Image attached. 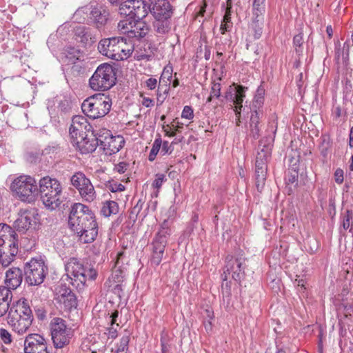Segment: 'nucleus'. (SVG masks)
<instances>
[{
  "label": "nucleus",
  "mask_w": 353,
  "mask_h": 353,
  "mask_svg": "<svg viewBox=\"0 0 353 353\" xmlns=\"http://www.w3.org/2000/svg\"><path fill=\"white\" fill-rule=\"evenodd\" d=\"M271 154L272 152H270L268 150L260 149V150L257 152L256 161H257V162L261 161L265 163H268L271 158Z\"/></svg>",
  "instance_id": "49530a36"
},
{
  "label": "nucleus",
  "mask_w": 353,
  "mask_h": 353,
  "mask_svg": "<svg viewBox=\"0 0 353 353\" xmlns=\"http://www.w3.org/2000/svg\"><path fill=\"white\" fill-rule=\"evenodd\" d=\"M264 25V18L256 19L253 18L251 23V29L254 32V38L259 39L263 33Z\"/></svg>",
  "instance_id": "f704fd0d"
},
{
  "label": "nucleus",
  "mask_w": 353,
  "mask_h": 353,
  "mask_svg": "<svg viewBox=\"0 0 353 353\" xmlns=\"http://www.w3.org/2000/svg\"><path fill=\"white\" fill-rule=\"evenodd\" d=\"M119 5V13L130 20L143 19L148 14V4L143 0H126Z\"/></svg>",
  "instance_id": "ddd939ff"
},
{
  "label": "nucleus",
  "mask_w": 353,
  "mask_h": 353,
  "mask_svg": "<svg viewBox=\"0 0 353 353\" xmlns=\"http://www.w3.org/2000/svg\"><path fill=\"white\" fill-rule=\"evenodd\" d=\"M7 320L12 330L18 334H23L28 330L34 316L27 299H21L12 303Z\"/></svg>",
  "instance_id": "f03ea898"
},
{
  "label": "nucleus",
  "mask_w": 353,
  "mask_h": 353,
  "mask_svg": "<svg viewBox=\"0 0 353 353\" xmlns=\"http://www.w3.org/2000/svg\"><path fill=\"white\" fill-rule=\"evenodd\" d=\"M165 181H166V176L164 174H157L156 179L154 180L152 185L154 188L159 190Z\"/></svg>",
  "instance_id": "8fccbe9b"
},
{
  "label": "nucleus",
  "mask_w": 353,
  "mask_h": 353,
  "mask_svg": "<svg viewBox=\"0 0 353 353\" xmlns=\"http://www.w3.org/2000/svg\"><path fill=\"white\" fill-rule=\"evenodd\" d=\"M18 243V236L14 228L6 223H0V245H13Z\"/></svg>",
  "instance_id": "bb28decb"
},
{
  "label": "nucleus",
  "mask_w": 353,
  "mask_h": 353,
  "mask_svg": "<svg viewBox=\"0 0 353 353\" xmlns=\"http://www.w3.org/2000/svg\"><path fill=\"white\" fill-rule=\"evenodd\" d=\"M243 251H239L235 255H228L225 258V266L224 270V281L227 280V274H232V279L241 283L245 276V258L243 256Z\"/></svg>",
  "instance_id": "f8f14e48"
},
{
  "label": "nucleus",
  "mask_w": 353,
  "mask_h": 353,
  "mask_svg": "<svg viewBox=\"0 0 353 353\" xmlns=\"http://www.w3.org/2000/svg\"><path fill=\"white\" fill-rule=\"evenodd\" d=\"M0 337L6 344H10L12 341L11 334L4 328L0 329Z\"/></svg>",
  "instance_id": "603ef678"
},
{
  "label": "nucleus",
  "mask_w": 353,
  "mask_h": 353,
  "mask_svg": "<svg viewBox=\"0 0 353 353\" xmlns=\"http://www.w3.org/2000/svg\"><path fill=\"white\" fill-rule=\"evenodd\" d=\"M161 145H162L161 152L163 153V154H165L168 153L170 154L172 152V150H171V145H169L168 141H165L162 142Z\"/></svg>",
  "instance_id": "338daca9"
},
{
  "label": "nucleus",
  "mask_w": 353,
  "mask_h": 353,
  "mask_svg": "<svg viewBox=\"0 0 353 353\" xmlns=\"http://www.w3.org/2000/svg\"><path fill=\"white\" fill-rule=\"evenodd\" d=\"M153 28L158 34H168L171 30V19L154 18Z\"/></svg>",
  "instance_id": "c756f323"
},
{
  "label": "nucleus",
  "mask_w": 353,
  "mask_h": 353,
  "mask_svg": "<svg viewBox=\"0 0 353 353\" xmlns=\"http://www.w3.org/2000/svg\"><path fill=\"white\" fill-rule=\"evenodd\" d=\"M24 272L20 268L12 267L6 272L5 283L9 288L17 289L21 284Z\"/></svg>",
  "instance_id": "b1692460"
},
{
  "label": "nucleus",
  "mask_w": 353,
  "mask_h": 353,
  "mask_svg": "<svg viewBox=\"0 0 353 353\" xmlns=\"http://www.w3.org/2000/svg\"><path fill=\"white\" fill-rule=\"evenodd\" d=\"M19 251L18 243L14 245H0V263L7 267L14 261Z\"/></svg>",
  "instance_id": "412c9836"
},
{
  "label": "nucleus",
  "mask_w": 353,
  "mask_h": 353,
  "mask_svg": "<svg viewBox=\"0 0 353 353\" xmlns=\"http://www.w3.org/2000/svg\"><path fill=\"white\" fill-rule=\"evenodd\" d=\"M111 99L104 94H96L85 99L81 105L83 113L92 119L103 117L110 110Z\"/></svg>",
  "instance_id": "0eeeda50"
},
{
  "label": "nucleus",
  "mask_w": 353,
  "mask_h": 353,
  "mask_svg": "<svg viewBox=\"0 0 353 353\" xmlns=\"http://www.w3.org/2000/svg\"><path fill=\"white\" fill-rule=\"evenodd\" d=\"M0 299H12V292L8 286L0 288Z\"/></svg>",
  "instance_id": "bf43d9fd"
},
{
  "label": "nucleus",
  "mask_w": 353,
  "mask_h": 353,
  "mask_svg": "<svg viewBox=\"0 0 353 353\" xmlns=\"http://www.w3.org/2000/svg\"><path fill=\"white\" fill-rule=\"evenodd\" d=\"M106 187L112 192H121L125 190V186L121 183L108 181Z\"/></svg>",
  "instance_id": "3c124183"
},
{
  "label": "nucleus",
  "mask_w": 353,
  "mask_h": 353,
  "mask_svg": "<svg viewBox=\"0 0 353 353\" xmlns=\"http://www.w3.org/2000/svg\"><path fill=\"white\" fill-rule=\"evenodd\" d=\"M52 339L56 348H62L69 344L73 336L74 331L71 327H68L65 321L61 318L52 319L50 324Z\"/></svg>",
  "instance_id": "9b49d317"
},
{
  "label": "nucleus",
  "mask_w": 353,
  "mask_h": 353,
  "mask_svg": "<svg viewBox=\"0 0 353 353\" xmlns=\"http://www.w3.org/2000/svg\"><path fill=\"white\" fill-rule=\"evenodd\" d=\"M10 305L8 303H0V317L3 316L6 314L7 312H9Z\"/></svg>",
  "instance_id": "774afa93"
},
{
  "label": "nucleus",
  "mask_w": 353,
  "mask_h": 353,
  "mask_svg": "<svg viewBox=\"0 0 353 353\" xmlns=\"http://www.w3.org/2000/svg\"><path fill=\"white\" fill-rule=\"evenodd\" d=\"M77 62H75V63H72L73 65L72 66V72L74 74H79L80 73L83 72L84 70L83 67L80 64H77Z\"/></svg>",
  "instance_id": "69168bd1"
},
{
  "label": "nucleus",
  "mask_w": 353,
  "mask_h": 353,
  "mask_svg": "<svg viewBox=\"0 0 353 353\" xmlns=\"http://www.w3.org/2000/svg\"><path fill=\"white\" fill-rule=\"evenodd\" d=\"M128 265L124 252H119L117 256L114 270L112 274V279L116 283L123 281L125 276L126 265Z\"/></svg>",
  "instance_id": "4be33fe9"
},
{
  "label": "nucleus",
  "mask_w": 353,
  "mask_h": 353,
  "mask_svg": "<svg viewBox=\"0 0 353 353\" xmlns=\"http://www.w3.org/2000/svg\"><path fill=\"white\" fill-rule=\"evenodd\" d=\"M144 202L139 199L137 204L132 208L130 212V218L132 219L134 221H136L139 214L141 211Z\"/></svg>",
  "instance_id": "a18cd8bd"
},
{
  "label": "nucleus",
  "mask_w": 353,
  "mask_h": 353,
  "mask_svg": "<svg viewBox=\"0 0 353 353\" xmlns=\"http://www.w3.org/2000/svg\"><path fill=\"white\" fill-rule=\"evenodd\" d=\"M125 141L122 136H113L109 138L107 143L103 148L106 154L111 155L118 152L124 145Z\"/></svg>",
  "instance_id": "cd10ccee"
},
{
  "label": "nucleus",
  "mask_w": 353,
  "mask_h": 353,
  "mask_svg": "<svg viewBox=\"0 0 353 353\" xmlns=\"http://www.w3.org/2000/svg\"><path fill=\"white\" fill-rule=\"evenodd\" d=\"M126 41L123 37L103 39L98 44V50L101 54L111 59L123 60L131 54L130 50H125Z\"/></svg>",
  "instance_id": "39448f33"
},
{
  "label": "nucleus",
  "mask_w": 353,
  "mask_h": 353,
  "mask_svg": "<svg viewBox=\"0 0 353 353\" xmlns=\"http://www.w3.org/2000/svg\"><path fill=\"white\" fill-rule=\"evenodd\" d=\"M119 212V205L116 201H107L103 203L101 210V213L105 217H109L112 214H116Z\"/></svg>",
  "instance_id": "473e14b6"
},
{
  "label": "nucleus",
  "mask_w": 353,
  "mask_h": 353,
  "mask_svg": "<svg viewBox=\"0 0 353 353\" xmlns=\"http://www.w3.org/2000/svg\"><path fill=\"white\" fill-rule=\"evenodd\" d=\"M24 353H49L47 343L43 336L29 334L23 343Z\"/></svg>",
  "instance_id": "a211bd4d"
},
{
  "label": "nucleus",
  "mask_w": 353,
  "mask_h": 353,
  "mask_svg": "<svg viewBox=\"0 0 353 353\" xmlns=\"http://www.w3.org/2000/svg\"><path fill=\"white\" fill-rule=\"evenodd\" d=\"M85 270V271L83 274L84 275L83 276L84 277V281H82L83 288H84L87 280L93 281L97 278V276L96 270H94L93 268H90V265L88 263Z\"/></svg>",
  "instance_id": "c03bdc74"
},
{
  "label": "nucleus",
  "mask_w": 353,
  "mask_h": 353,
  "mask_svg": "<svg viewBox=\"0 0 353 353\" xmlns=\"http://www.w3.org/2000/svg\"><path fill=\"white\" fill-rule=\"evenodd\" d=\"M83 14H87L88 23L98 30H101L105 27L110 17L109 10L103 5L85 6L77 9L74 14L77 20H78V17Z\"/></svg>",
  "instance_id": "6e6552de"
},
{
  "label": "nucleus",
  "mask_w": 353,
  "mask_h": 353,
  "mask_svg": "<svg viewBox=\"0 0 353 353\" xmlns=\"http://www.w3.org/2000/svg\"><path fill=\"white\" fill-rule=\"evenodd\" d=\"M128 167H129V164L128 163L123 161V162H120L118 164L115 165L114 170H115L116 172H117L120 174H123L127 170Z\"/></svg>",
  "instance_id": "13d9d810"
},
{
  "label": "nucleus",
  "mask_w": 353,
  "mask_h": 353,
  "mask_svg": "<svg viewBox=\"0 0 353 353\" xmlns=\"http://www.w3.org/2000/svg\"><path fill=\"white\" fill-rule=\"evenodd\" d=\"M259 113L251 114L249 121V132L248 136L256 140L260 137V128L259 124L263 117H259Z\"/></svg>",
  "instance_id": "c85d7f7f"
},
{
  "label": "nucleus",
  "mask_w": 353,
  "mask_h": 353,
  "mask_svg": "<svg viewBox=\"0 0 353 353\" xmlns=\"http://www.w3.org/2000/svg\"><path fill=\"white\" fill-rule=\"evenodd\" d=\"M117 69L108 63L99 65L89 80V85L93 90L105 91L116 83Z\"/></svg>",
  "instance_id": "423d86ee"
},
{
  "label": "nucleus",
  "mask_w": 353,
  "mask_h": 353,
  "mask_svg": "<svg viewBox=\"0 0 353 353\" xmlns=\"http://www.w3.org/2000/svg\"><path fill=\"white\" fill-rule=\"evenodd\" d=\"M57 301L63 305L67 310L76 309L78 305L77 298L71 289L68 288L65 284H61L57 292Z\"/></svg>",
  "instance_id": "aec40b11"
},
{
  "label": "nucleus",
  "mask_w": 353,
  "mask_h": 353,
  "mask_svg": "<svg viewBox=\"0 0 353 353\" xmlns=\"http://www.w3.org/2000/svg\"><path fill=\"white\" fill-rule=\"evenodd\" d=\"M161 143L162 140L160 137L154 140L152 148L148 156V160L150 161H153L155 159V157L161 148Z\"/></svg>",
  "instance_id": "37998d69"
},
{
  "label": "nucleus",
  "mask_w": 353,
  "mask_h": 353,
  "mask_svg": "<svg viewBox=\"0 0 353 353\" xmlns=\"http://www.w3.org/2000/svg\"><path fill=\"white\" fill-rule=\"evenodd\" d=\"M39 185L38 196L41 195L44 205L50 210L59 207L62 190L59 181L46 176L39 180Z\"/></svg>",
  "instance_id": "7ed1b4c3"
},
{
  "label": "nucleus",
  "mask_w": 353,
  "mask_h": 353,
  "mask_svg": "<svg viewBox=\"0 0 353 353\" xmlns=\"http://www.w3.org/2000/svg\"><path fill=\"white\" fill-rule=\"evenodd\" d=\"M265 12L264 6H261L260 0H254L253 2V18H263Z\"/></svg>",
  "instance_id": "79ce46f5"
},
{
  "label": "nucleus",
  "mask_w": 353,
  "mask_h": 353,
  "mask_svg": "<svg viewBox=\"0 0 353 353\" xmlns=\"http://www.w3.org/2000/svg\"><path fill=\"white\" fill-rule=\"evenodd\" d=\"M172 66L168 65H166L161 74V79H167L168 81H170L172 78Z\"/></svg>",
  "instance_id": "4d7b16f0"
},
{
  "label": "nucleus",
  "mask_w": 353,
  "mask_h": 353,
  "mask_svg": "<svg viewBox=\"0 0 353 353\" xmlns=\"http://www.w3.org/2000/svg\"><path fill=\"white\" fill-rule=\"evenodd\" d=\"M91 137L90 138L88 134H85L83 137L77 140L72 144L76 146L81 154L92 153L98 146V142L96 139H94L93 136L91 135Z\"/></svg>",
  "instance_id": "393cba45"
},
{
  "label": "nucleus",
  "mask_w": 353,
  "mask_h": 353,
  "mask_svg": "<svg viewBox=\"0 0 353 353\" xmlns=\"http://www.w3.org/2000/svg\"><path fill=\"white\" fill-rule=\"evenodd\" d=\"M210 94L212 97H214L216 99H220L221 102H223V100L221 99V84L219 83H216L213 85Z\"/></svg>",
  "instance_id": "864d4df0"
},
{
  "label": "nucleus",
  "mask_w": 353,
  "mask_h": 353,
  "mask_svg": "<svg viewBox=\"0 0 353 353\" xmlns=\"http://www.w3.org/2000/svg\"><path fill=\"white\" fill-rule=\"evenodd\" d=\"M48 272L47 265L42 259H32L23 268L25 281L29 285H41Z\"/></svg>",
  "instance_id": "1a4fd4ad"
},
{
  "label": "nucleus",
  "mask_w": 353,
  "mask_h": 353,
  "mask_svg": "<svg viewBox=\"0 0 353 353\" xmlns=\"http://www.w3.org/2000/svg\"><path fill=\"white\" fill-rule=\"evenodd\" d=\"M129 342H130V336L129 335L123 336L120 340V343H119V345L118 346L117 351H122L124 352H127V351L128 350Z\"/></svg>",
  "instance_id": "09e8293b"
},
{
  "label": "nucleus",
  "mask_w": 353,
  "mask_h": 353,
  "mask_svg": "<svg viewBox=\"0 0 353 353\" xmlns=\"http://www.w3.org/2000/svg\"><path fill=\"white\" fill-rule=\"evenodd\" d=\"M111 135V132L109 130L105 128L99 130L96 134H94L93 132H92V136H93L94 139H96L98 142V146H99L101 149H103V148L105 145Z\"/></svg>",
  "instance_id": "72a5a7b5"
},
{
  "label": "nucleus",
  "mask_w": 353,
  "mask_h": 353,
  "mask_svg": "<svg viewBox=\"0 0 353 353\" xmlns=\"http://www.w3.org/2000/svg\"><path fill=\"white\" fill-rule=\"evenodd\" d=\"M343 170L341 168H337L334 172V180L336 183L341 184L343 182Z\"/></svg>",
  "instance_id": "680f3d73"
},
{
  "label": "nucleus",
  "mask_w": 353,
  "mask_h": 353,
  "mask_svg": "<svg viewBox=\"0 0 353 353\" xmlns=\"http://www.w3.org/2000/svg\"><path fill=\"white\" fill-rule=\"evenodd\" d=\"M265 92V88L263 86L262 84H261L257 88L256 94L254 98L264 100Z\"/></svg>",
  "instance_id": "e2e57ef3"
},
{
  "label": "nucleus",
  "mask_w": 353,
  "mask_h": 353,
  "mask_svg": "<svg viewBox=\"0 0 353 353\" xmlns=\"http://www.w3.org/2000/svg\"><path fill=\"white\" fill-rule=\"evenodd\" d=\"M247 88L243 85H237L234 89V95L232 102L234 105H242L244 98L245 97V92Z\"/></svg>",
  "instance_id": "4c0bfd02"
},
{
  "label": "nucleus",
  "mask_w": 353,
  "mask_h": 353,
  "mask_svg": "<svg viewBox=\"0 0 353 353\" xmlns=\"http://www.w3.org/2000/svg\"><path fill=\"white\" fill-rule=\"evenodd\" d=\"M147 88L150 90H154L157 85V80L155 78L150 77L145 81Z\"/></svg>",
  "instance_id": "0e129e2a"
},
{
  "label": "nucleus",
  "mask_w": 353,
  "mask_h": 353,
  "mask_svg": "<svg viewBox=\"0 0 353 353\" xmlns=\"http://www.w3.org/2000/svg\"><path fill=\"white\" fill-rule=\"evenodd\" d=\"M87 264L83 265L79 260L76 258H72L65 265V270L68 275H71L73 278H70L71 284L75 287L79 291L83 290L82 281H84L83 276Z\"/></svg>",
  "instance_id": "dca6fc26"
},
{
  "label": "nucleus",
  "mask_w": 353,
  "mask_h": 353,
  "mask_svg": "<svg viewBox=\"0 0 353 353\" xmlns=\"http://www.w3.org/2000/svg\"><path fill=\"white\" fill-rule=\"evenodd\" d=\"M299 172L297 168L289 169L285 176V183L293 185L294 188L298 185Z\"/></svg>",
  "instance_id": "e433bc0d"
},
{
  "label": "nucleus",
  "mask_w": 353,
  "mask_h": 353,
  "mask_svg": "<svg viewBox=\"0 0 353 353\" xmlns=\"http://www.w3.org/2000/svg\"><path fill=\"white\" fill-rule=\"evenodd\" d=\"M10 190L20 201L28 203L34 202L38 196L37 180L30 175L22 174L15 178Z\"/></svg>",
  "instance_id": "20e7f679"
},
{
  "label": "nucleus",
  "mask_w": 353,
  "mask_h": 353,
  "mask_svg": "<svg viewBox=\"0 0 353 353\" xmlns=\"http://www.w3.org/2000/svg\"><path fill=\"white\" fill-rule=\"evenodd\" d=\"M268 172V163L256 161L255 162V186L258 192H261L264 188Z\"/></svg>",
  "instance_id": "5701e85b"
},
{
  "label": "nucleus",
  "mask_w": 353,
  "mask_h": 353,
  "mask_svg": "<svg viewBox=\"0 0 353 353\" xmlns=\"http://www.w3.org/2000/svg\"><path fill=\"white\" fill-rule=\"evenodd\" d=\"M70 125L85 130H88V128H91L87 121L86 118L81 115L74 116L72 119V123Z\"/></svg>",
  "instance_id": "ea45409f"
},
{
  "label": "nucleus",
  "mask_w": 353,
  "mask_h": 353,
  "mask_svg": "<svg viewBox=\"0 0 353 353\" xmlns=\"http://www.w3.org/2000/svg\"><path fill=\"white\" fill-rule=\"evenodd\" d=\"M331 147V141L330 138L328 136L324 135L321 137V142L319 145V149L321 151V154L326 158L328 153V150Z\"/></svg>",
  "instance_id": "a19ab883"
},
{
  "label": "nucleus",
  "mask_w": 353,
  "mask_h": 353,
  "mask_svg": "<svg viewBox=\"0 0 353 353\" xmlns=\"http://www.w3.org/2000/svg\"><path fill=\"white\" fill-rule=\"evenodd\" d=\"M68 225L84 243H92L97 236L98 224L94 214L83 203H74L71 205Z\"/></svg>",
  "instance_id": "f257e3e1"
},
{
  "label": "nucleus",
  "mask_w": 353,
  "mask_h": 353,
  "mask_svg": "<svg viewBox=\"0 0 353 353\" xmlns=\"http://www.w3.org/2000/svg\"><path fill=\"white\" fill-rule=\"evenodd\" d=\"M231 8H232L231 0H227V8H226L225 15L223 17V22H224V23H230V21H231Z\"/></svg>",
  "instance_id": "6e6d98bb"
},
{
  "label": "nucleus",
  "mask_w": 353,
  "mask_h": 353,
  "mask_svg": "<svg viewBox=\"0 0 353 353\" xmlns=\"http://www.w3.org/2000/svg\"><path fill=\"white\" fill-rule=\"evenodd\" d=\"M86 130H87L70 125L69 133L71 137V143H73L77 140L83 137L85 135Z\"/></svg>",
  "instance_id": "58836bf2"
},
{
  "label": "nucleus",
  "mask_w": 353,
  "mask_h": 353,
  "mask_svg": "<svg viewBox=\"0 0 353 353\" xmlns=\"http://www.w3.org/2000/svg\"><path fill=\"white\" fill-rule=\"evenodd\" d=\"M353 212L350 210H347L343 215V228L347 230L349 229L350 225V221L352 219Z\"/></svg>",
  "instance_id": "de8ad7c7"
},
{
  "label": "nucleus",
  "mask_w": 353,
  "mask_h": 353,
  "mask_svg": "<svg viewBox=\"0 0 353 353\" xmlns=\"http://www.w3.org/2000/svg\"><path fill=\"white\" fill-rule=\"evenodd\" d=\"M169 230L168 221L165 220L151 243L152 256L150 261L151 263L154 265H159L163 258Z\"/></svg>",
  "instance_id": "9d476101"
},
{
  "label": "nucleus",
  "mask_w": 353,
  "mask_h": 353,
  "mask_svg": "<svg viewBox=\"0 0 353 353\" xmlns=\"http://www.w3.org/2000/svg\"><path fill=\"white\" fill-rule=\"evenodd\" d=\"M118 27L124 33H127L128 37L136 38L137 40L145 37L150 30V26L143 19L121 21Z\"/></svg>",
  "instance_id": "2eb2a0df"
},
{
  "label": "nucleus",
  "mask_w": 353,
  "mask_h": 353,
  "mask_svg": "<svg viewBox=\"0 0 353 353\" xmlns=\"http://www.w3.org/2000/svg\"><path fill=\"white\" fill-rule=\"evenodd\" d=\"M75 39L85 47L91 46L96 41V38L92 36L90 29L85 26H77L74 29Z\"/></svg>",
  "instance_id": "a878e982"
},
{
  "label": "nucleus",
  "mask_w": 353,
  "mask_h": 353,
  "mask_svg": "<svg viewBox=\"0 0 353 353\" xmlns=\"http://www.w3.org/2000/svg\"><path fill=\"white\" fill-rule=\"evenodd\" d=\"M151 6L148 7L154 18L171 19L174 8L168 0H149Z\"/></svg>",
  "instance_id": "6ab92c4d"
},
{
  "label": "nucleus",
  "mask_w": 353,
  "mask_h": 353,
  "mask_svg": "<svg viewBox=\"0 0 353 353\" xmlns=\"http://www.w3.org/2000/svg\"><path fill=\"white\" fill-rule=\"evenodd\" d=\"M37 215L36 209L21 210L18 218L14 222V229L19 232H26L33 225L36 224V216Z\"/></svg>",
  "instance_id": "f3484780"
},
{
  "label": "nucleus",
  "mask_w": 353,
  "mask_h": 353,
  "mask_svg": "<svg viewBox=\"0 0 353 353\" xmlns=\"http://www.w3.org/2000/svg\"><path fill=\"white\" fill-rule=\"evenodd\" d=\"M71 184L76 188L82 199L88 202L94 201L96 192L90 180L81 172L74 173L70 178Z\"/></svg>",
  "instance_id": "4468645a"
},
{
  "label": "nucleus",
  "mask_w": 353,
  "mask_h": 353,
  "mask_svg": "<svg viewBox=\"0 0 353 353\" xmlns=\"http://www.w3.org/2000/svg\"><path fill=\"white\" fill-rule=\"evenodd\" d=\"M303 44L304 39L303 32H299L294 35L293 38V47L294 48L295 52L299 59H300L303 54Z\"/></svg>",
  "instance_id": "c9c22d12"
},
{
  "label": "nucleus",
  "mask_w": 353,
  "mask_h": 353,
  "mask_svg": "<svg viewBox=\"0 0 353 353\" xmlns=\"http://www.w3.org/2000/svg\"><path fill=\"white\" fill-rule=\"evenodd\" d=\"M84 52L75 48H68L65 53V61L68 63H75V62H82L84 61Z\"/></svg>",
  "instance_id": "7c9ffc66"
},
{
  "label": "nucleus",
  "mask_w": 353,
  "mask_h": 353,
  "mask_svg": "<svg viewBox=\"0 0 353 353\" xmlns=\"http://www.w3.org/2000/svg\"><path fill=\"white\" fill-rule=\"evenodd\" d=\"M271 129L272 130L273 134H268L263 138H262L259 141V149H263L264 150H268L270 152H272L274 139H275V134L276 132V126H273L272 125L270 126Z\"/></svg>",
  "instance_id": "2f4dec72"
},
{
  "label": "nucleus",
  "mask_w": 353,
  "mask_h": 353,
  "mask_svg": "<svg viewBox=\"0 0 353 353\" xmlns=\"http://www.w3.org/2000/svg\"><path fill=\"white\" fill-rule=\"evenodd\" d=\"M181 117L187 119H192L194 117L193 109L191 106L185 105L181 113Z\"/></svg>",
  "instance_id": "5fc2aeb1"
},
{
  "label": "nucleus",
  "mask_w": 353,
  "mask_h": 353,
  "mask_svg": "<svg viewBox=\"0 0 353 353\" xmlns=\"http://www.w3.org/2000/svg\"><path fill=\"white\" fill-rule=\"evenodd\" d=\"M119 326V324L116 325V327L114 326H110L106 330L108 332H105V334L108 335V338L114 339L117 337V327Z\"/></svg>",
  "instance_id": "052dcab7"
}]
</instances>
